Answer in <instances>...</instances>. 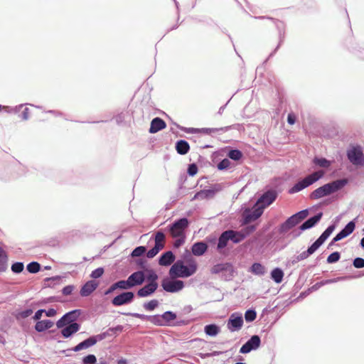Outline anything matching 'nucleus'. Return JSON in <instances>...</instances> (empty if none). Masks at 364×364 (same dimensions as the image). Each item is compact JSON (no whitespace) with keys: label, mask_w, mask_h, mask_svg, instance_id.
<instances>
[{"label":"nucleus","mask_w":364,"mask_h":364,"mask_svg":"<svg viewBox=\"0 0 364 364\" xmlns=\"http://www.w3.org/2000/svg\"><path fill=\"white\" fill-rule=\"evenodd\" d=\"M189 225V220L186 217H182L166 226V231L171 238L174 239L173 242L174 249H178L185 244L186 230Z\"/></svg>","instance_id":"f257e3e1"},{"label":"nucleus","mask_w":364,"mask_h":364,"mask_svg":"<svg viewBox=\"0 0 364 364\" xmlns=\"http://www.w3.org/2000/svg\"><path fill=\"white\" fill-rule=\"evenodd\" d=\"M348 183V179L343 178L327 183L312 191L309 198L318 200L323 197L330 196L343 189Z\"/></svg>","instance_id":"f03ea898"},{"label":"nucleus","mask_w":364,"mask_h":364,"mask_svg":"<svg viewBox=\"0 0 364 364\" xmlns=\"http://www.w3.org/2000/svg\"><path fill=\"white\" fill-rule=\"evenodd\" d=\"M197 269V262H189L185 264L183 260L178 259L171 267L168 274L180 278H188L193 275L196 272Z\"/></svg>","instance_id":"7ed1b4c3"},{"label":"nucleus","mask_w":364,"mask_h":364,"mask_svg":"<svg viewBox=\"0 0 364 364\" xmlns=\"http://www.w3.org/2000/svg\"><path fill=\"white\" fill-rule=\"evenodd\" d=\"M336 228L335 224L329 225L326 229L321 233V235L310 246L308 247L307 250L302 252L297 256L301 261L304 260L315 253L319 247L326 242V240L330 237Z\"/></svg>","instance_id":"20e7f679"},{"label":"nucleus","mask_w":364,"mask_h":364,"mask_svg":"<svg viewBox=\"0 0 364 364\" xmlns=\"http://www.w3.org/2000/svg\"><path fill=\"white\" fill-rule=\"evenodd\" d=\"M210 272L213 274H220L222 279L229 282L232 280L237 274L236 269L232 262L218 263L212 267Z\"/></svg>","instance_id":"39448f33"},{"label":"nucleus","mask_w":364,"mask_h":364,"mask_svg":"<svg viewBox=\"0 0 364 364\" xmlns=\"http://www.w3.org/2000/svg\"><path fill=\"white\" fill-rule=\"evenodd\" d=\"M178 277L166 276L161 282V286L164 291L168 293H178L185 287L183 281L178 279Z\"/></svg>","instance_id":"423d86ee"},{"label":"nucleus","mask_w":364,"mask_h":364,"mask_svg":"<svg viewBox=\"0 0 364 364\" xmlns=\"http://www.w3.org/2000/svg\"><path fill=\"white\" fill-rule=\"evenodd\" d=\"M255 18L257 19H269L270 21H272L274 24L276 26V28L278 31V35H279V43H278V45L277 46V47L274 48V50L269 55V56L267 57V58L264 61V64L266 63L267 62V60L273 57L275 53H277V51L278 50V49L279 48V47L281 46V45L283 43V42L284 41V39H285V29H286V25L285 23L279 20V19H277V18H274L272 17H269V16H255Z\"/></svg>","instance_id":"0eeeda50"},{"label":"nucleus","mask_w":364,"mask_h":364,"mask_svg":"<svg viewBox=\"0 0 364 364\" xmlns=\"http://www.w3.org/2000/svg\"><path fill=\"white\" fill-rule=\"evenodd\" d=\"M349 161L355 166L364 165V154L360 145L350 146L346 151Z\"/></svg>","instance_id":"6e6552de"},{"label":"nucleus","mask_w":364,"mask_h":364,"mask_svg":"<svg viewBox=\"0 0 364 364\" xmlns=\"http://www.w3.org/2000/svg\"><path fill=\"white\" fill-rule=\"evenodd\" d=\"M264 210L263 208L255 203L252 208H247L243 212L242 224H248L256 220L262 215Z\"/></svg>","instance_id":"1a4fd4ad"},{"label":"nucleus","mask_w":364,"mask_h":364,"mask_svg":"<svg viewBox=\"0 0 364 364\" xmlns=\"http://www.w3.org/2000/svg\"><path fill=\"white\" fill-rule=\"evenodd\" d=\"M82 314L81 309H73L63 315L55 323L58 328H63L64 326L70 325V323H77L76 321L78 319Z\"/></svg>","instance_id":"9d476101"},{"label":"nucleus","mask_w":364,"mask_h":364,"mask_svg":"<svg viewBox=\"0 0 364 364\" xmlns=\"http://www.w3.org/2000/svg\"><path fill=\"white\" fill-rule=\"evenodd\" d=\"M156 326H173V321L177 318L176 313L172 311H166L162 314H155Z\"/></svg>","instance_id":"9b49d317"},{"label":"nucleus","mask_w":364,"mask_h":364,"mask_svg":"<svg viewBox=\"0 0 364 364\" xmlns=\"http://www.w3.org/2000/svg\"><path fill=\"white\" fill-rule=\"evenodd\" d=\"M278 196V192L275 189H268L264 191L257 200L256 203L264 209L273 203Z\"/></svg>","instance_id":"f8f14e48"},{"label":"nucleus","mask_w":364,"mask_h":364,"mask_svg":"<svg viewBox=\"0 0 364 364\" xmlns=\"http://www.w3.org/2000/svg\"><path fill=\"white\" fill-rule=\"evenodd\" d=\"M243 323L242 314L240 312H234L227 320V328L231 332L238 331L242 328Z\"/></svg>","instance_id":"ddd939ff"},{"label":"nucleus","mask_w":364,"mask_h":364,"mask_svg":"<svg viewBox=\"0 0 364 364\" xmlns=\"http://www.w3.org/2000/svg\"><path fill=\"white\" fill-rule=\"evenodd\" d=\"M134 297L133 291H122L112 299L111 304L114 306L127 305L133 302Z\"/></svg>","instance_id":"4468645a"},{"label":"nucleus","mask_w":364,"mask_h":364,"mask_svg":"<svg viewBox=\"0 0 364 364\" xmlns=\"http://www.w3.org/2000/svg\"><path fill=\"white\" fill-rule=\"evenodd\" d=\"M261 345V338L258 335L252 336L240 348V353L247 354L252 350H255Z\"/></svg>","instance_id":"2eb2a0df"},{"label":"nucleus","mask_w":364,"mask_h":364,"mask_svg":"<svg viewBox=\"0 0 364 364\" xmlns=\"http://www.w3.org/2000/svg\"><path fill=\"white\" fill-rule=\"evenodd\" d=\"M323 213L318 212L316 215L309 218L299 227V231L295 234V237L299 236L303 231L309 230L315 227L321 220Z\"/></svg>","instance_id":"dca6fc26"},{"label":"nucleus","mask_w":364,"mask_h":364,"mask_svg":"<svg viewBox=\"0 0 364 364\" xmlns=\"http://www.w3.org/2000/svg\"><path fill=\"white\" fill-rule=\"evenodd\" d=\"M159 288V284L146 282L136 291V296L139 298H146L152 296Z\"/></svg>","instance_id":"f3484780"},{"label":"nucleus","mask_w":364,"mask_h":364,"mask_svg":"<svg viewBox=\"0 0 364 364\" xmlns=\"http://www.w3.org/2000/svg\"><path fill=\"white\" fill-rule=\"evenodd\" d=\"M312 183H311L309 177L306 176L304 178H302L297 181L288 191V193L289 194H294L298 192L301 191L302 190L309 187L311 186Z\"/></svg>","instance_id":"a211bd4d"},{"label":"nucleus","mask_w":364,"mask_h":364,"mask_svg":"<svg viewBox=\"0 0 364 364\" xmlns=\"http://www.w3.org/2000/svg\"><path fill=\"white\" fill-rule=\"evenodd\" d=\"M176 259V255L171 250H168L163 252L158 259V262L160 266L168 267L170 266Z\"/></svg>","instance_id":"6ab92c4d"},{"label":"nucleus","mask_w":364,"mask_h":364,"mask_svg":"<svg viewBox=\"0 0 364 364\" xmlns=\"http://www.w3.org/2000/svg\"><path fill=\"white\" fill-rule=\"evenodd\" d=\"M132 287L141 286L146 282L145 274L144 271H135L132 272L129 277Z\"/></svg>","instance_id":"aec40b11"},{"label":"nucleus","mask_w":364,"mask_h":364,"mask_svg":"<svg viewBox=\"0 0 364 364\" xmlns=\"http://www.w3.org/2000/svg\"><path fill=\"white\" fill-rule=\"evenodd\" d=\"M80 324L79 323H70L60 328V333L64 338H71L75 333H76L80 329Z\"/></svg>","instance_id":"412c9836"},{"label":"nucleus","mask_w":364,"mask_h":364,"mask_svg":"<svg viewBox=\"0 0 364 364\" xmlns=\"http://www.w3.org/2000/svg\"><path fill=\"white\" fill-rule=\"evenodd\" d=\"M95 345L94 340L92 339V336L88 337L87 338L85 339L84 341L79 343L75 346L68 349V350H63L62 351L63 353H65L68 350H72L74 352H79L82 350L87 349L92 346H94Z\"/></svg>","instance_id":"4be33fe9"},{"label":"nucleus","mask_w":364,"mask_h":364,"mask_svg":"<svg viewBox=\"0 0 364 364\" xmlns=\"http://www.w3.org/2000/svg\"><path fill=\"white\" fill-rule=\"evenodd\" d=\"M208 249V245L205 241H198L194 242L191 246V252L196 257L203 255Z\"/></svg>","instance_id":"5701e85b"},{"label":"nucleus","mask_w":364,"mask_h":364,"mask_svg":"<svg viewBox=\"0 0 364 364\" xmlns=\"http://www.w3.org/2000/svg\"><path fill=\"white\" fill-rule=\"evenodd\" d=\"M98 287V283L94 280L86 282L81 287L80 294L82 296H90Z\"/></svg>","instance_id":"b1692460"},{"label":"nucleus","mask_w":364,"mask_h":364,"mask_svg":"<svg viewBox=\"0 0 364 364\" xmlns=\"http://www.w3.org/2000/svg\"><path fill=\"white\" fill-rule=\"evenodd\" d=\"M166 127V122L163 119L156 117L151 120L149 132L151 134H155L165 129Z\"/></svg>","instance_id":"393cba45"},{"label":"nucleus","mask_w":364,"mask_h":364,"mask_svg":"<svg viewBox=\"0 0 364 364\" xmlns=\"http://www.w3.org/2000/svg\"><path fill=\"white\" fill-rule=\"evenodd\" d=\"M297 225L298 223L296 219L293 215H291L279 225L278 231L280 234H284Z\"/></svg>","instance_id":"a878e982"},{"label":"nucleus","mask_w":364,"mask_h":364,"mask_svg":"<svg viewBox=\"0 0 364 364\" xmlns=\"http://www.w3.org/2000/svg\"><path fill=\"white\" fill-rule=\"evenodd\" d=\"M35 321L36 324L34 326V329L38 333L45 332L46 331L51 328L54 325V322L50 319L38 320Z\"/></svg>","instance_id":"bb28decb"},{"label":"nucleus","mask_w":364,"mask_h":364,"mask_svg":"<svg viewBox=\"0 0 364 364\" xmlns=\"http://www.w3.org/2000/svg\"><path fill=\"white\" fill-rule=\"evenodd\" d=\"M230 241L229 235L226 230L223 231L218 239L216 250L219 253H223L224 249L228 246V242Z\"/></svg>","instance_id":"cd10ccee"},{"label":"nucleus","mask_w":364,"mask_h":364,"mask_svg":"<svg viewBox=\"0 0 364 364\" xmlns=\"http://www.w3.org/2000/svg\"><path fill=\"white\" fill-rule=\"evenodd\" d=\"M215 194L216 193H215V191L210 186L209 188L203 189L196 193L192 198V200L197 199L205 200L212 198L215 196Z\"/></svg>","instance_id":"c85d7f7f"},{"label":"nucleus","mask_w":364,"mask_h":364,"mask_svg":"<svg viewBox=\"0 0 364 364\" xmlns=\"http://www.w3.org/2000/svg\"><path fill=\"white\" fill-rule=\"evenodd\" d=\"M176 152L180 155L186 154L190 150V145L185 139H179L175 144Z\"/></svg>","instance_id":"c756f323"},{"label":"nucleus","mask_w":364,"mask_h":364,"mask_svg":"<svg viewBox=\"0 0 364 364\" xmlns=\"http://www.w3.org/2000/svg\"><path fill=\"white\" fill-rule=\"evenodd\" d=\"M249 272L257 276H263L266 274V267L260 262H254L249 268Z\"/></svg>","instance_id":"7c9ffc66"},{"label":"nucleus","mask_w":364,"mask_h":364,"mask_svg":"<svg viewBox=\"0 0 364 364\" xmlns=\"http://www.w3.org/2000/svg\"><path fill=\"white\" fill-rule=\"evenodd\" d=\"M146 277V282L149 283H153L155 284H158L159 275L156 272V271L150 268L149 267L144 271Z\"/></svg>","instance_id":"2f4dec72"},{"label":"nucleus","mask_w":364,"mask_h":364,"mask_svg":"<svg viewBox=\"0 0 364 364\" xmlns=\"http://www.w3.org/2000/svg\"><path fill=\"white\" fill-rule=\"evenodd\" d=\"M125 316H132L134 318H139L142 321H148L155 326L156 316L155 315H145L139 313H123Z\"/></svg>","instance_id":"473e14b6"},{"label":"nucleus","mask_w":364,"mask_h":364,"mask_svg":"<svg viewBox=\"0 0 364 364\" xmlns=\"http://www.w3.org/2000/svg\"><path fill=\"white\" fill-rule=\"evenodd\" d=\"M284 275V271L280 267H275L270 272V278L276 284H280L282 282Z\"/></svg>","instance_id":"72a5a7b5"},{"label":"nucleus","mask_w":364,"mask_h":364,"mask_svg":"<svg viewBox=\"0 0 364 364\" xmlns=\"http://www.w3.org/2000/svg\"><path fill=\"white\" fill-rule=\"evenodd\" d=\"M313 164L323 168H328L332 164V161H330L324 157L315 156L312 161Z\"/></svg>","instance_id":"f704fd0d"},{"label":"nucleus","mask_w":364,"mask_h":364,"mask_svg":"<svg viewBox=\"0 0 364 364\" xmlns=\"http://www.w3.org/2000/svg\"><path fill=\"white\" fill-rule=\"evenodd\" d=\"M220 331V328L218 325L215 323H210L207 324L204 327V332L207 336L215 337L216 336Z\"/></svg>","instance_id":"c9c22d12"},{"label":"nucleus","mask_w":364,"mask_h":364,"mask_svg":"<svg viewBox=\"0 0 364 364\" xmlns=\"http://www.w3.org/2000/svg\"><path fill=\"white\" fill-rule=\"evenodd\" d=\"M226 232H228L230 241H232L234 244H238L245 240L240 231L227 230Z\"/></svg>","instance_id":"e433bc0d"},{"label":"nucleus","mask_w":364,"mask_h":364,"mask_svg":"<svg viewBox=\"0 0 364 364\" xmlns=\"http://www.w3.org/2000/svg\"><path fill=\"white\" fill-rule=\"evenodd\" d=\"M230 128H231L230 126L223 127H220V128H200V133H203V134H211L213 133L222 134V133H224V132L230 130Z\"/></svg>","instance_id":"4c0bfd02"},{"label":"nucleus","mask_w":364,"mask_h":364,"mask_svg":"<svg viewBox=\"0 0 364 364\" xmlns=\"http://www.w3.org/2000/svg\"><path fill=\"white\" fill-rule=\"evenodd\" d=\"M227 156L235 161L241 160L243 157V153L238 149L230 148L227 153Z\"/></svg>","instance_id":"58836bf2"},{"label":"nucleus","mask_w":364,"mask_h":364,"mask_svg":"<svg viewBox=\"0 0 364 364\" xmlns=\"http://www.w3.org/2000/svg\"><path fill=\"white\" fill-rule=\"evenodd\" d=\"M8 268V255L0 247V272H4Z\"/></svg>","instance_id":"ea45409f"},{"label":"nucleus","mask_w":364,"mask_h":364,"mask_svg":"<svg viewBox=\"0 0 364 364\" xmlns=\"http://www.w3.org/2000/svg\"><path fill=\"white\" fill-rule=\"evenodd\" d=\"M325 173H326L325 171H323L322 169H319V170L314 171L313 173H311L310 174H308L307 176L309 177L311 183L313 185L318 181L321 179L324 176Z\"/></svg>","instance_id":"a19ab883"},{"label":"nucleus","mask_w":364,"mask_h":364,"mask_svg":"<svg viewBox=\"0 0 364 364\" xmlns=\"http://www.w3.org/2000/svg\"><path fill=\"white\" fill-rule=\"evenodd\" d=\"M164 248V245L154 244L152 248L148 251L146 250V256L149 259H152Z\"/></svg>","instance_id":"79ce46f5"},{"label":"nucleus","mask_w":364,"mask_h":364,"mask_svg":"<svg viewBox=\"0 0 364 364\" xmlns=\"http://www.w3.org/2000/svg\"><path fill=\"white\" fill-rule=\"evenodd\" d=\"M146 246H137L130 253V257L132 258L134 257H141L144 255H146Z\"/></svg>","instance_id":"37998d69"},{"label":"nucleus","mask_w":364,"mask_h":364,"mask_svg":"<svg viewBox=\"0 0 364 364\" xmlns=\"http://www.w3.org/2000/svg\"><path fill=\"white\" fill-rule=\"evenodd\" d=\"M114 284L118 289L128 290L133 288L129 277L126 280H119L114 282Z\"/></svg>","instance_id":"c03bdc74"},{"label":"nucleus","mask_w":364,"mask_h":364,"mask_svg":"<svg viewBox=\"0 0 364 364\" xmlns=\"http://www.w3.org/2000/svg\"><path fill=\"white\" fill-rule=\"evenodd\" d=\"M159 306V301L157 299H151L144 302L142 305L143 308L147 311H153Z\"/></svg>","instance_id":"a18cd8bd"},{"label":"nucleus","mask_w":364,"mask_h":364,"mask_svg":"<svg viewBox=\"0 0 364 364\" xmlns=\"http://www.w3.org/2000/svg\"><path fill=\"white\" fill-rule=\"evenodd\" d=\"M357 220V218H354L351 221L348 222L345 227L341 230L346 237L350 235L355 228V223Z\"/></svg>","instance_id":"49530a36"},{"label":"nucleus","mask_w":364,"mask_h":364,"mask_svg":"<svg viewBox=\"0 0 364 364\" xmlns=\"http://www.w3.org/2000/svg\"><path fill=\"white\" fill-rule=\"evenodd\" d=\"M357 220V218H354L351 221L348 222L345 227L341 230L346 237L350 235L355 228V223Z\"/></svg>","instance_id":"de8ad7c7"},{"label":"nucleus","mask_w":364,"mask_h":364,"mask_svg":"<svg viewBox=\"0 0 364 364\" xmlns=\"http://www.w3.org/2000/svg\"><path fill=\"white\" fill-rule=\"evenodd\" d=\"M41 267L40 263L33 261L26 265V270L31 274H36L41 270Z\"/></svg>","instance_id":"09e8293b"},{"label":"nucleus","mask_w":364,"mask_h":364,"mask_svg":"<svg viewBox=\"0 0 364 364\" xmlns=\"http://www.w3.org/2000/svg\"><path fill=\"white\" fill-rule=\"evenodd\" d=\"M309 214V209H304V210L296 212V213L293 214L292 215L296 219L298 224H299L301 221H303L305 218H307Z\"/></svg>","instance_id":"8fccbe9b"},{"label":"nucleus","mask_w":364,"mask_h":364,"mask_svg":"<svg viewBox=\"0 0 364 364\" xmlns=\"http://www.w3.org/2000/svg\"><path fill=\"white\" fill-rule=\"evenodd\" d=\"M24 269V263L23 262H14L11 264V270L14 274H18Z\"/></svg>","instance_id":"3c124183"},{"label":"nucleus","mask_w":364,"mask_h":364,"mask_svg":"<svg viewBox=\"0 0 364 364\" xmlns=\"http://www.w3.org/2000/svg\"><path fill=\"white\" fill-rule=\"evenodd\" d=\"M350 50L358 58L364 59V45L356 44Z\"/></svg>","instance_id":"603ef678"},{"label":"nucleus","mask_w":364,"mask_h":364,"mask_svg":"<svg viewBox=\"0 0 364 364\" xmlns=\"http://www.w3.org/2000/svg\"><path fill=\"white\" fill-rule=\"evenodd\" d=\"M256 317H257V312H256L255 309L253 308L248 309L245 312L244 318H245L246 322H249V323L252 322L253 321L255 320Z\"/></svg>","instance_id":"864d4df0"},{"label":"nucleus","mask_w":364,"mask_h":364,"mask_svg":"<svg viewBox=\"0 0 364 364\" xmlns=\"http://www.w3.org/2000/svg\"><path fill=\"white\" fill-rule=\"evenodd\" d=\"M124 329V326L122 325H117L114 327H110L106 331V333H108L107 336L112 337V336H117L119 333H121Z\"/></svg>","instance_id":"5fc2aeb1"},{"label":"nucleus","mask_w":364,"mask_h":364,"mask_svg":"<svg viewBox=\"0 0 364 364\" xmlns=\"http://www.w3.org/2000/svg\"><path fill=\"white\" fill-rule=\"evenodd\" d=\"M256 228L257 227L255 225H249L242 228L240 231L244 239H245L247 237H248L250 235L254 232L256 230Z\"/></svg>","instance_id":"6e6d98bb"},{"label":"nucleus","mask_w":364,"mask_h":364,"mask_svg":"<svg viewBox=\"0 0 364 364\" xmlns=\"http://www.w3.org/2000/svg\"><path fill=\"white\" fill-rule=\"evenodd\" d=\"M134 263L136 264L137 267L141 269L139 271H145V269L149 267L148 262L146 259L144 257L136 258L134 260Z\"/></svg>","instance_id":"4d7b16f0"},{"label":"nucleus","mask_w":364,"mask_h":364,"mask_svg":"<svg viewBox=\"0 0 364 364\" xmlns=\"http://www.w3.org/2000/svg\"><path fill=\"white\" fill-rule=\"evenodd\" d=\"M97 358L94 354H88L82 358V364H97Z\"/></svg>","instance_id":"13d9d810"},{"label":"nucleus","mask_w":364,"mask_h":364,"mask_svg":"<svg viewBox=\"0 0 364 364\" xmlns=\"http://www.w3.org/2000/svg\"><path fill=\"white\" fill-rule=\"evenodd\" d=\"M340 259H341V253L338 251H335V252H333L332 253H331L328 256V257L326 259V262L328 264H333V263H336L338 261H339Z\"/></svg>","instance_id":"bf43d9fd"},{"label":"nucleus","mask_w":364,"mask_h":364,"mask_svg":"<svg viewBox=\"0 0 364 364\" xmlns=\"http://www.w3.org/2000/svg\"><path fill=\"white\" fill-rule=\"evenodd\" d=\"M231 167V163L227 158L223 159L217 164V168L219 171H225Z\"/></svg>","instance_id":"052dcab7"},{"label":"nucleus","mask_w":364,"mask_h":364,"mask_svg":"<svg viewBox=\"0 0 364 364\" xmlns=\"http://www.w3.org/2000/svg\"><path fill=\"white\" fill-rule=\"evenodd\" d=\"M348 278H353V277H350V276H343V277H338L333 278V279H324V280H322L321 282L323 284V286H324V285H326V284H330L336 283V282H340V281H344V280H346V279H347Z\"/></svg>","instance_id":"680f3d73"},{"label":"nucleus","mask_w":364,"mask_h":364,"mask_svg":"<svg viewBox=\"0 0 364 364\" xmlns=\"http://www.w3.org/2000/svg\"><path fill=\"white\" fill-rule=\"evenodd\" d=\"M129 115V112L128 111H126V112H122L119 114H117L115 117H114V119H115V121H116V123L118 124V125H122L123 124V123L124 122L126 118L127 117V116Z\"/></svg>","instance_id":"e2e57ef3"},{"label":"nucleus","mask_w":364,"mask_h":364,"mask_svg":"<svg viewBox=\"0 0 364 364\" xmlns=\"http://www.w3.org/2000/svg\"><path fill=\"white\" fill-rule=\"evenodd\" d=\"M105 269L103 267H98L91 272L90 277L92 279H99L103 275Z\"/></svg>","instance_id":"0e129e2a"},{"label":"nucleus","mask_w":364,"mask_h":364,"mask_svg":"<svg viewBox=\"0 0 364 364\" xmlns=\"http://www.w3.org/2000/svg\"><path fill=\"white\" fill-rule=\"evenodd\" d=\"M198 166L196 165V164L193 163V164H191L188 165V168H187V173L190 176H194L198 173Z\"/></svg>","instance_id":"69168bd1"},{"label":"nucleus","mask_w":364,"mask_h":364,"mask_svg":"<svg viewBox=\"0 0 364 364\" xmlns=\"http://www.w3.org/2000/svg\"><path fill=\"white\" fill-rule=\"evenodd\" d=\"M181 260H183V262L189 263V262H196L195 259L191 256L190 252L186 250L185 252L182 255Z\"/></svg>","instance_id":"338daca9"},{"label":"nucleus","mask_w":364,"mask_h":364,"mask_svg":"<svg viewBox=\"0 0 364 364\" xmlns=\"http://www.w3.org/2000/svg\"><path fill=\"white\" fill-rule=\"evenodd\" d=\"M353 265L357 269H361L364 267V259L362 257H355L353 261Z\"/></svg>","instance_id":"774afa93"}]
</instances>
